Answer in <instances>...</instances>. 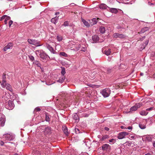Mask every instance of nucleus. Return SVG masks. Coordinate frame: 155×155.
Masks as SVG:
<instances>
[{"instance_id": "1", "label": "nucleus", "mask_w": 155, "mask_h": 155, "mask_svg": "<svg viewBox=\"0 0 155 155\" xmlns=\"http://www.w3.org/2000/svg\"><path fill=\"white\" fill-rule=\"evenodd\" d=\"M35 54L37 56H40L41 59V61L44 62H46L47 60L50 59V57L47 54L41 50L36 51Z\"/></svg>"}, {"instance_id": "2", "label": "nucleus", "mask_w": 155, "mask_h": 155, "mask_svg": "<svg viewBox=\"0 0 155 155\" xmlns=\"http://www.w3.org/2000/svg\"><path fill=\"white\" fill-rule=\"evenodd\" d=\"M5 78V75H3L2 80V82H0L1 86L3 88L5 87L7 90L12 92V90L11 86L10 84L6 83Z\"/></svg>"}, {"instance_id": "3", "label": "nucleus", "mask_w": 155, "mask_h": 155, "mask_svg": "<svg viewBox=\"0 0 155 155\" xmlns=\"http://www.w3.org/2000/svg\"><path fill=\"white\" fill-rule=\"evenodd\" d=\"M101 93L104 97H107L110 94V90L109 88H106L102 90Z\"/></svg>"}, {"instance_id": "4", "label": "nucleus", "mask_w": 155, "mask_h": 155, "mask_svg": "<svg viewBox=\"0 0 155 155\" xmlns=\"http://www.w3.org/2000/svg\"><path fill=\"white\" fill-rule=\"evenodd\" d=\"M6 108L9 110H12L14 107V104L12 101H9L5 104Z\"/></svg>"}, {"instance_id": "5", "label": "nucleus", "mask_w": 155, "mask_h": 155, "mask_svg": "<svg viewBox=\"0 0 155 155\" xmlns=\"http://www.w3.org/2000/svg\"><path fill=\"white\" fill-rule=\"evenodd\" d=\"M28 41L29 43L35 45L36 46H39L42 45L39 44V41L35 40L28 39Z\"/></svg>"}, {"instance_id": "6", "label": "nucleus", "mask_w": 155, "mask_h": 155, "mask_svg": "<svg viewBox=\"0 0 155 155\" xmlns=\"http://www.w3.org/2000/svg\"><path fill=\"white\" fill-rule=\"evenodd\" d=\"M143 104L142 103L136 104L135 105L130 108V110L131 111H136L138 108L140 107Z\"/></svg>"}, {"instance_id": "7", "label": "nucleus", "mask_w": 155, "mask_h": 155, "mask_svg": "<svg viewBox=\"0 0 155 155\" xmlns=\"http://www.w3.org/2000/svg\"><path fill=\"white\" fill-rule=\"evenodd\" d=\"M128 134V133L127 132H123L120 133L117 136V138L118 139H122L124 138L125 136L127 135Z\"/></svg>"}, {"instance_id": "8", "label": "nucleus", "mask_w": 155, "mask_h": 155, "mask_svg": "<svg viewBox=\"0 0 155 155\" xmlns=\"http://www.w3.org/2000/svg\"><path fill=\"white\" fill-rule=\"evenodd\" d=\"M3 137L5 140H12L14 139L13 136L9 134H6L4 135Z\"/></svg>"}, {"instance_id": "9", "label": "nucleus", "mask_w": 155, "mask_h": 155, "mask_svg": "<svg viewBox=\"0 0 155 155\" xmlns=\"http://www.w3.org/2000/svg\"><path fill=\"white\" fill-rule=\"evenodd\" d=\"M113 37L114 38H125V36L123 34H120L118 33H115L113 34Z\"/></svg>"}, {"instance_id": "10", "label": "nucleus", "mask_w": 155, "mask_h": 155, "mask_svg": "<svg viewBox=\"0 0 155 155\" xmlns=\"http://www.w3.org/2000/svg\"><path fill=\"white\" fill-rule=\"evenodd\" d=\"M102 150L103 151H107L110 150V146L107 144H103L102 147Z\"/></svg>"}, {"instance_id": "11", "label": "nucleus", "mask_w": 155, "mask_h": 155, "mask_svg": "<svg viewBox=\"0 0 155 155\" xmlns=\"http://www.w3.org/2000/svg\"><path fill=\"white\" fill-rule=\"evenodd\" d=\"M46 47L49 50V51L52 53L53 54H56L57 53L56 52L54 49L51 46L48 44L46 45Z\"/></svg>"}, {"instance_id": "12", "label": "nucleus", "mask_w": 155, "mask_h": 155, "mask_svg": "<svg viewBox=\"0 0 155 155\" xmlns=\"http://www.w3.org/2000/svg\"><path fill=\"white\" fill-rule=\"evenodd\" d=\"M92 42L93 43H96L99 40V38L97 35H95L92 36Z\"/></svg>"}, {"instance_id": "13", "label": "nucleus", "mask_w": 155, "mask_h": 155, "mask_svg": "<svg viewBox=\"0 0 155 155\" xmlns=\"http://www.w3.org/2000/svg\"><path fill=\"white\" fill-rule=\"evenodd\" d=\"M13 46V44L12 43H9L4 48V51H5L8 49H11Z\"/></svg>"}, {"instance_id": "14", "label": "nucleus", "mask_w": 155, "mask_h": 155, "mask_svg": "<svg viewBox=\"0 0 155 155\" xmlns=\"http://www.w3.org/2000/svg\"><path fill=\"white\" fill-rule=\"evenodd\" d=\"M81 47V45L80 44H77L74 45L73 49H72V50H73L74 51H78L79 50Z\"/></svg>"}, {"instance_id": "15", "label": "nucleus", "mask_w": 155, "mask_h": 155, "mask_svg": "<svg viewBox=\"0 0 155 155\" xmlns=\"http://www.w3.org/2000/svg\"><path fill=\"white\" fill-rule=\"evenodd\" d=\"M5 122V118L4 117H2L0 118V126H3L4 125Z\"/></svg>"}, {"instance_id": "16", "label": "nucleus", "mask_w": 155, "mask_h": 155, "mask_svg": "<svg viewBox=\"0 0 155 155\" xmlns=\"http://www.w3.org/2000/svg\"><path fill=\"white\" fill-rule=\"evenodd\" d=\"M97 22V19L94 18L90 21V24L91 25H93L96 24Z\"/></svg>"}, {"instance_id": "17", "label": "nucleus", "mask_w": 155, "mask_h": 155, "mask_svg": "<svg viewBox=\"0 0 155 155\" xmlns=\"http://www.w3.org/2000/svg\"><path fill=\"white\" fill-rule=\"evenodd\" d=\"M145 140L148 142L151 141L152 139V137L149 135H147L145 137Z\"/></svg>"}, {"instance_id": "18", "label": "nucleus", "mask_w": 155, "mask_h": 155, "mask_svg": "<svg viewBox=\"0 0 155 155\" xmlns=\"http://www.w3.org/2000/svg\"><path fill=\"white\" fill-rule=\"evenodd\" d=\"M100 32L102 34L104 33L106 31V29L104 26H101L99 28Z\"/></svg>"}, {"instance_id": "19", "label": "nucleus", "mask_w": 155, "mask_h": 155, "mask_svg": "<svg viewBox=\"0 0 155 155\" xmlns=\"http://www.w3.org/2000/svg\"><path fill=\"white\" fill-rule=\"evenodd\" d=\"M62 130L66 135H68V129L66 127L64 126L62 127Z\"/></svg>"}, {"instance_id": "20", "label": "nucleus", "mask_w": 155, "mask_h": 155, "mask_svg": "<svg viewBox=\"0 0 155 155\" xmlns=\"http://www.w3.org/2000/svg\"><path fill=\"white\" fill-rule=\"evenodd\" d=\"M73 118L76 120H78L79 117L77 113H74L73 115Z\"/></svg>"}, {"instance_id": "21", "label": "nucleus", "mask_w": 155, "mask_h": 155, "mask_svg": "<svg viewBox=\"0 0 155 155\" xmlns=\"http://www.w3.org/2000/svg\"><path fill=\"white\" fill-rule=\"evenodd\" d=\"M111 53V51L110 49H106V50H105L104 51L105 54L107 55H110Z\"/></svg>"}, {"instance_id": "22", "label": "nucleus", "mask_w": 155, "mask_h": 155, "mask_svg": "<svg viewBox=\"0 0 155 155\" xmlns=\"http://www.w3.org/2000/svg\"><path fill=\"white\" fill-rule=\"evenodd\" d=\"M9 97V95L6 93H5V95L2 97V98L5 101H6L8 100Z\"/></svg>"}, {"instance_id": "23", "label": "nucleus", "mask_w": 155, "mask_h": 155, "mask_svg": "<svg viewBox=\"0 0 155 155\" xmlns=\"http://www.w3.org/2000/svg\"><path fill=\"white\" fill-rule=\"evenodd\" d=\"M51 131V128L49 127H47L45 129V133L49 134L50 133Z\"/></svg>"}, {"instance_id": "24", "label": "nucleus", "mask_w": 155, "mask_h": 155, "mask_svg": "<svg viewBox=\"0 0 155 155\" xmlns=\"http://www.w3.org/2000/svg\"><path fill=\"white\" fill-rule=\"evenodd\" d=\"M101 9H105L107 8V6L104 4H101L99 6Z\"/></svg>"}, {"instance_id": "25", "label": "nucleus", "mask_w": 155, "mask_h": 155, "mask_svg": "<svg viewBox=\"0 0 155 155\" xmlns=\"http://www.w3.org/2000/svg\"><path fill=\"white\" fill-rule=\"evenodd\" d=\"M65 79V77L63 76L61 78H60L57 81V82L60 83H62L64 81Z\"/></svg>"}, {"instance_id": "26", "label": "nucleus", "mask_w": 155, "mask_h": 155, "mask_svg": "<svg viewBox=\"0 0 155 155\" xmlns=\"http://www.w3.org/2000/svg\"><path fill=\"white\" fill-rule=\"evenodd\" d=\"M110 10L111 12L114 13H117L118 12L117 9L115 8H111L110 9Z\"/></svg>"}, {"instance_id": "27", "label": "nucleus", "mask_w": 155, "mask_h": 155, "mask_svg": "<svg viewBox=\"0 0 155 155\" xmlns=\"http://www.w3.org/2000/svg\"><path fill=\"white\" fill-rule=\"evenodd\" d=\"M139 127L142 129H143L145 128L146 127V125L144 124H142L140 123L139 125Z\"/></svg>"}, {"instance_id": "28", "label": "nucleus", "mask_w": 155, "mask_h": 155, "mask_svg": "<svg viewBox=\"0 0 155 155\" xmlns=\"http://www.w3.org/2000/svg\"><path fill=\"white\" fill-rule=\"evenodd\" d=\"M33 64L36 65L38 67H41V64L38 61H35L33 62Z\"/></svg>"}, {"instance_id": "29", "label": "nucleus", "mask_w": 155, "mask_h": 155, "mask_svg": "<svg viewBox=\"0 0 155 155\" xmlns=\"http://www.w3.org/2000/svg\"><path fill=\"white\" fill-rule=\"evenodd\" d=\"M82 21L84 23V24L86 26L89 27V24L88 22L86 21L84 19H82Z\"/></svg>"}, {"instance_id": "30", "label": "nucleus", "mask_w": 155, "mask_h": 155, "mask_svg": "<svg viewBox=\"0 0 155 155\" xmlns=\"http://www.w3.org/2000/svg\"><path fill=\"white\" fill-rule=\"evenodd\" d=\"M45 120L47 122L50 121V116L48 114H45Z\"/></svg>"}, {"instance_id": "31", "label": "nucleus", "mask_w": 155, "mask_h": 155, "mask_svg": "<svg viewBox=\"0 0 155 155\" xmlns=\"http://www.w3.org/2000/svg\"><path fill=\"white\" fill-rule=\"evenodd\" d=\"M109 137L107 135H105L103 136L101 139H100V140L101 141L104 140L106 139H107Z\"/></svg>"}, {"instance_id": "32", "label": "nucleus", "mask_w": 155, "mask_h": 155, "mask_svg": "<svg viewBox=\"0 0 155 155\" xmlns=\"http://www.w3.org/2000/svg\"><path fill=\"white\" fill-rule=\"evenodd\" d=\"M56 19H57V18H52L51 19V22L52 23H53L54 24H55L57 22V20Z\"/></svg>"}, {"instance_id": "33", "label": "nucleus", "mask_w": 155, "mask_h": 155, "mask_svg": "<svg viewBox=\"0 0 155 155\" xmlns=\"http://www.w3.org/2000/svg\"><path fill=\"white\" fill-rule=\"evenodd\" d=\"M57 39L58 41H61L63 39L61 35H58L57 36Z\"/></svg>"}, {"instance_id": "34", "label": "nucleus", "mask_w": 155, "mask_h": 155, "mask_svg": "<svg viewBox=\"0 0 155 155\" xmlns=\"http://www.w3.org/2000/svg\"><path fill=\"white\" fill-rule=\"evenodd\" d=\"M10 19V17L9 16H6V18L5 19L4 22L5 24H7V21Z\"/></svg>"}, {"instance_id": "35", "label": "nucleus", "mask_w": 155, "mask_h": 155, "mask_svg": "<svg viewBox=\"0 0 155 155\" xmlns=\"http://www.w3.org/2000/svg\"><path fill=\"white\" fill-rule=\"evenodd\" d=\"M60 55L61 56H63L65 57H67L68 56V55L65 53L64 52H60Z\"/></svg>"}, {"instance_id": "36", "label": "nucleus", "mask_w": 155, "mask_h": 155, "mask_svg": "<svg viewBox=\"0 0 155 155\" xmlns=\"http://www.w3.org/2000/svg\"><path fill=\"white\" fill-rule=\"evenodd\" d=\"M126 68V66L124 64H121L120 66H119L118 67V68L119 69H120L121 68Z\"/></svg>"}, {"instance_id": "37", "label": "nucleus", "mask_w": 155, "mask_h": 155, "mask_svg": "<svg viewBox=\"0 0 155 155\" xmlns=\"http://www.w3.org/2000/svg\"><path fill=\"white\" fill-rule=\"evenodd\" d=\"M81 50L82 51H85L87 50L86 47L85 46L84 47H81Z\"/></svg>"}, {"instance_id": "38", "label": "nucleus", "mask_w": 155, "mask_h": 155, "mask_svg": "<svg viewBox=\"0 0 155 155\" xmlns=\"http://www.w3.org/2000/svg\"><path fill=\"white\" fill-rule=\"evenodd\" d=\"M85 145L87 147H89L90 146V142L88 141H85Z\"/></svg>"}, {"instance_id": "39", "label": "nucleus", "mask_w": 155, "mask_h": 155, "mask_svg": "<svg viewBox=\"0 0 155 155\" xmlns=\"http://www.w3.org/2000/svg\"><path fill=\"white\" fill-rule=\"evenodd\" d=\"M61 73L63 76L66 73L64 68H63L62 69Z\"/></svg>"}, {"instance_id": "40", "label": "nucleus", "mask_w": 155, "mask_h": 155, "mask_svg": "<svg viewBox=\"0 0 155 155\" xmlns=\"http://www.w3.org/2000/svg\"><path fill=\"white\" fill-rule=\"evenodd\" d=\"M109 141L113 143H115L116 142V140L115 139H112L109 140Z\"/></svg>"}, {"instance_id": "41", "label": "nucleus", "mask_w": 155, "mask_h": 155, "mask_svg": "<svg viewBox=\"0 0 155 155\" xmlns=\"http://www.w3.org/2000/svg\"><path fill=\"white\" fill-rule=\"evenodd\" d=\"M63 25L65 27L67 26H68L69 25V24H68V21H65L64 22Z\"/></svg>"}, {"instance_id": "42", "label": "nucleus", "mask_w": 155, "mask_h": 155, "mask_svg": "<svg viewBox=\"0 0 155 155\" xmlns=\"http://www.w3.org/2000/svg\"><path fill=\"white\" fill-rule=\"evenodd\" d=\"M6 15H4L2 16L0 18V21H2L3 19H5L6 17Z\"/></svg>"}, {"instance_id": "43", "label": "nucleus", "mask_w": 155, "mask_h": 155, "mask_svg": "<svg viewBox=\"0 0 155 155\" xmlns=\"http://www.w3.org/2000/svg\"><path fill=\"white\" fill-rule=\"evenodd\" d=\"M29 58L31 61H33L34 60V57L32 56H29Z\"/></svg>"}, {"instance_id": "44", "label": "nucleus", "mask_w": 155, "mask_h": 155, "mask_svg": "<svg viewBox=\"0 0 155 155\" xmlns=\"http://www.w3.org/2000/svg\"><path fill=\"white\" fill-rule=\"evenodd\" d=\"M41 110V109L39 107H36L35 109V111H40Z\"/></svg>"}, {"instance_id": "45", "label": "nucleus", "mask_w": 155, "mask_h": 155, "mask_svg": "<svg viewBox=\"0 0 155 155\" xmlns=\"http://www.w3.org/2000/svg\"><path fill=\"white\" fill-rule=\"evenodd\" d=\"M75 130L76 134H78L79 133V130L78 128H75Z\"/></svg>"}, {"instance_id": "46", "label": "nucleus", "mask_w": 155, "mask_h": 155, "mask_svg": "<svg viewBox=\"0 0 155 155\" xmlns=\"http://www.w3.org/2000/svg\"><path fill=\"white\" fill-rule=\"evenodd\" d=\"M153 107H150L148 108H147L146 109V110H148V111H150V110H153Z\"/></svg>"}, {"instance_id": "47", "label": "nucleus", "mask_w": 155, "mask_h": 155, "mask_svg": "<svg viewBox=\"0 0 155 155\" xmlns=\"http://www.w3.org/2000/svg\"><path fill=\"white\" fill-rule=\"evenodd\" d=\"M13 23V21L12 20L9 21V26H10Z\"/></svg>"}, {"instance_id": "48", "label": "nucleus", "mask_w": 155, "mask_h": 155, "mask_svg": "<svg viewBox=\"0 0 155 155\" xmlns=\"http://www.w3.org/2000/svg\"><path fill=\"white\" fill-rule=\"evenodd\" d=\"M148 41L146 40L145 41V43L144 44L145 45V46H146L148 44Z\"/></svg>"}, {"instance_id": "49", "label": "nucleus", "mask_w": 155, "mask_h": 155, "mask_svg": "<svg viewBox=\"0 0 155 155\" xmlns=\"http://www.w3.org/2000/svg\"><path fill=\"white\" fill-rule=\"evenodd\" d=\"M104 129L107 131H108L109 130V128L107 127H104Z\"/></svg>"}, {"instance_id": "50", "label": "nucleus", "mask_w": 155, "mask_h": 155, "mask_svg": "<svg viewBox=\"0 0 155 155\" xmlns=\"http://www.w3.org/2000/svg\"><path fill=\"white\" fill-rule=\"evenodd\" d=\"M132 127L130 126L127 127V129L129 130H132Z\"/></svg>"}, {"instance_id": "51", "label": "nucleus", "mask_w": 155, "mask_h": 155, "mask_svg": "<svg viewBox=\"0 0 155 155\" xmlns=\"http://www.w3.org/2000/svg\"><path fill=\"white\" fill-rule=\"evenodd\" d=\"M4 142L2 141H1V143H0V144L1 145H2V146L4 145Z\"/></svg>"}, {"instance_id": "52", "label": "nucleus", "mask_w": 155, "mask_h": 155, "mask_svg": "<svg viewBox=\"0 0 155 155\" xmlns=\"http://www.w3.org/2000/svg\"><path fill=\"white\" fill-rule=\"evenodd\" d=\"M134 136H131L130 137V139H134Z\"/></svg>"}, {"instance_id": "53", "label": "nucleus", "mask_w": 155, "mask_h": 155, "mask_svg": "<svg viewBox=\"0 0 155 155\" xmlns=\"http://www.w3.org/2000/svg\"><path fill=\"white\" fill-rule=\"evenodd\" d=\"M145 31V30H144V29H142L141 31V33H143Z\"/></svg>"}, {"instance_id": "54", "label": "nucleus", "mask_w": 155, "mask_h": 155, "mask_svg": "<svg viewBox=\"0 0 155 155\" xmlns=\"http://www.w3.org/2000/svg\"><path fill=\"white\" fill-rule=\"evenodd\" d=\"M140 114L142 115H145V114H144V113L143 112H140Z\"/></svg>"}, {"instance_id": "55", "label": "nucleus", "mask_w": 155, "mask_h": 155, "mask_svg": "<svg viewBox=\"0 0 155 155\" xmlns=\"http://www.w3.org/2000/svg\"><path fill=\"white\" fill-rule=\"evenodd\" d=\"M117 28L118 29H120V26L119 25H118L117 26Z\"/></svg>"}, {"instance_id": "56", "label": "nucleus", "mask_w": 155, "mask_h": 155, "mask_svg": "<svg viewBox=\"0 0 155 155\" xmlns=\"http://www.w3.org/2000/svg\"><path fill=\"white\" fill-rule=\"evenodd\" d=\"M59 14V12H56V13H55V15H58Z\"/></svg>"}, {"instance_id": "57", "label": "nucleus", "mask_w": 155, "mask_h": 155, "mask_svg": "<svg viewBox=\"0 0 155 155\" xmlns=\"http://www.w3.org/2000/svg\"><path fill=\"white\" fill-rule=\"evenodd\" d=\"M120 128H121V129H124V126H120Z\"/></svg>"}, {"instance_id": "58", "label": "nucleus", "mask_w": 155, "mask_h": 155, "mask_svg": "<svg viewBox=\"0 0 155 155\" xmlns=\"http://www.w3.org/2000/svg\"><path fill=\"white\" fill-rule=\"evenodd\" d=\"M145 155H151V154H150V153H147L145 154Z\"/></svg>"}, {"instance_id": "59", "label": "nucleus", "mask_w": 155, "mask_h": 155, "mask_svg": "<svg viewBox=\"0 0 155 155\" xmlns=\"http://www.w3.org/2000/svg\"><path fill=\"white\" fill-rule=\"evenodd\" d=\"M153 78H155V73L153 75Z\"/></svg>"}, {"instance_id": "60", "label": "nucleus", "mask_w": 155, "mask_h": 155, "mask_svg": "<svg viewBox=\"0 0 155 155\" xmlns=\"http://www.w3.org/2000/svg\"><path fill=\"white\" fill-rule=\"evenodd\" d=\"M153 146L155 147V142L153 143Z\"/></svg>"}, {"instance_id": "61", "label": "nucleus", "mask_w": 155, "mask_h": 155, "mask_svg": "<svg viewBox=\"0 0 155 155\" xmlns=\"http://www.w3.org/2000/svg\"><path fill=\"white\" fill-rule=\"evenodd\" d=\"M143 75V73H140V75L141 76H142V75Z\"/></svg>"}, {"instance_id": "62", "label": "nucleus", "mask_w": 155, "mask_h": 155, "mask_svg": "<svg viewBox=\"0 0 155 155\" xmlns=\"http://www.w3.org/2000/svg\"><path fill=\"white\" fill-rule=\"evenodd\" d=\"M145 38V36H143L142 38V39H144Z\"/></svg>"}, {"instance_id": "63", "label": "nucleus", "mask_w": 155, "mask_h": 155, "mask_svg": "<svg viewBox=\"0 0 155 155\" xmlns=\"http://www.w3.org/2000/svg\"><path fill=\"white\" fill-rule=\"evenodd\" d=\"M71 5H74L75 4H74V3H71Z\"/></svg>"}, {"instance_id": "64", "label": "nucleus", "mask_w": 155, "mask_h": 155, "mask_svg": "<svg viewBox=\"0 0 155 155\" xmlns=\"http://www.w3.org/2000/svg\"><path fill=\"white\" fill-rule=\"evenodd\" d=\"M13 155H18V154H16V153H15V154H14Z\"/></svg>"}]
</instances>
